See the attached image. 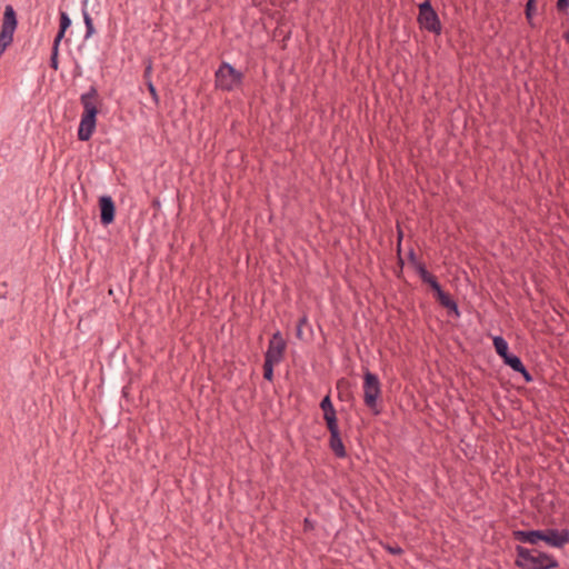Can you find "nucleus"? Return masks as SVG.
<instances>
[{
    "label": "nucleus",
    "mask_w": 569,
    "mask_h": 569,
    "mask_svg": "<svg viewBox=\"0 0 569 569\" xmlns=\"http://www.w3.org/2000/svg\"><path fill=\"white\" fill-rule=\"evenodd\" d=\"M556 8L559 12H567L569 9V0H557Z\"/></svg>",
    "instance_id": "nucleus-26"
},
{
    "label": "nucleus",
    "mask_w": 569,
    "mask_h": 569,
    "mask_svg": "<svg viewBox=\"0 0 569 569\" xmlns=\"http://www.w3.org/2000/svg\"><path fill=\"white\" fill-rule=\"evenodd\" d=\"M59 50L51 49V57H50V67L57 71L59 69Z\"/></svg>",
    "instance_id": "nucleus-22"
},
{
    "label": "nucleus",
    "mask_w": 569,
    "mask_h": 569,
    "mask_svg": "<svg viewBox=\"0 0 569 569\" xmlns=\"http://www.w3.org/2000/svg\"><path fill=\"white\" fill-rule=\"evenodd\" d=\"M425 283L429 284L430 288L433 290L435 292V296H437L441 290V286L439 283V281L437 280V278L435 276H432L429 281H426Z\"/></svg>",
    "instance_id": "nucleus-21"
},
{
    "label": "nucleus",
    "mask_w": 569,
    "mask_h": 569,
    "mask_svg": "<svg viewBox=\"0 0 569 569\" xmlns=\"http://www.w3.org/2000/svg\"><path fill=\"white\" fill-rule=\"evenodd\" d=\"M319 406L323 412V417L327 415L329 416V415L337 413L329 393L322 398Z\"/></svg>",
    "instance_id": "nucleus-16"
},
{
    "label": "nucleus",
    "mask_w": 569,
    "mask_h": 569,
    "mask_svg": "<svg viewBox=\"0 0 569 569\" xmlns=\"http://www.w3.org/2000/svg\"><path fill=\"white\" fill-rule=\"evenodd\" d=\"M512 537L516 541L522 543L537 545L542 533L541 530H515Z\"/></svg>",
    "instance_id": "nucleus-9"
},
{
    "label": "nucleus",
    "mask_w": 569,
    "mask_h": 569,
    "mask_svg": "<svg viewBox=\"0 0 569 569\" xmlns=\"http://www.w3.org/2000/svg\"><path fill=\"white\" fill-rule=\"evenodd\" d=\"M541 533L540 540L550 547L561 549L569 543V529L567 528L561 530L548 528L541 530Z\"/></svg>",
    "instance_id": "nucleus-6"
},
{
    "label": "nucleus",
    "mask_w": 569,
    "mask_h": 569,
    "mask_svg": "<svg viewBox=\"0 0 569 569\" xmlns=\"http://www.w3.org/2000/svg\"><path fill=\"white\" fill-rule=\"evenodd\" d=\"M518 373L523 377L526 382H531L533 380L531 373L527 370L526 367H523V369H521Z\"/></svg>",
    "instance_id": "nucleus-28"
},
{
    "label": "nucleus",
    "mask_w": 569,
    "mask_h": 569,
    "mask_svg": "<svg viewBox=\"0 0 569 569\" xmlns=\"http://www.w3.org/2000/svg\"><path fill=\"white\" fill-rule=\"evenodd\" d=\"M243 81V73L228 62H222L214 73V84L222 91H233Z\"/></svg>",
    "instance_id": "nucleus-4"
},
{
    "label": "nucleus",
    "mask_w": 569,
    "mask_h": 569,
    "mask_svg": "<svg viewBox=\"0 0 569 569\" xmlns=\"http://www.w3.org/2000/svg\"><path fill=\"white\" fill-rule=\"evenodd\" d=\"M528 23H529L531 27H535L533 19H532V20H528Z\"/></svg>",
    "instance_id": "nucleus-34"
},
{
    "label": "nucleus",
    "mask_w": 569,
    "mask_h": 569,
    "mask_svg": "<svg viewBox=\"0 0 569 569\" xmlns=\"http://www.w3.org/2000/svg\"><path fill=\"white\" fill-rule=\"evenodd\" d=\"M151 73H152V62H151V60H149L148 64L146 66L144 71H143V79L146 80V82L152 81Z\"/></svg>",
    "instance_id": "nucleus-27"
},
{
    "label": "nucleus",
    "mask_w": 569,
    "mask_h": 569,
    "mask_svg": "<svg viewBox=\"0 0 569 569\" xmlns=\"http://www.w3.org/2000/svg\"><path fill=\"white\" fill-rule=\"evenodd\" d=\"M323 420L326 422L327 429H328L330 435H335V433H339L340 432V429H339V426H338L337 413L329 415V416L327 415V416L323 417Z\"/></svg>",
    "instance_id": "nucleus-15"
},
{
    "label": "nucleus",
    "mask_w": 569,
    "mask_h": 569,
    "mask_svg": "<svg viewBox=\"0 0 569 569\" xmlns=\"http://www.w3.org/2000/svg\"><path fill=\"white\" fill-rule=\"evenodd\" d=\"M410 263L415 267L420 261L417 260L415 251L411 249L408 254Z\"/></svg>",
    "instance_id": "nucleus-30"
},
{
    "label": "nucleus",
    "mask_w": 569,
    "mask_h": 569,
    "mask_svg": "<svg viewBox=\"0 0 569 569\" xmlns=\"http://www.w3.org/2000/svg\"><path fill=\"white\" fill-rule=\"evenodd\" d=\"M495 350L497 355L503 359L507 355H509V347L507 340L501 336H496L492 339Z\"/></svg>",
    "instance_id": "nucleus-12"
},
{
    "label": "nucleus",
    "mask_w": 569,
    "mask_h": 569,
    "mask_svg": "<svg viewBox=\"0 0 569 569\" xmlns=\"http://www.w3.org/2000/svg\"><path fill=\"white\" fill-rule=\"evenodd\" d=\"M329 447L337 458H345L347 456V451L342 442L340 432L330 435Z\"/></svg>",
    "instance_id": "nucleus-11"
},
{
    "label": "nucleus",
    "mask_w": 569,
    "mask_h": 569,
    "mask_svg": "<svg viewBox=\"0 0 569 569\" xmlns=\"http://www.w3.org/2000/svg\"><path fill=\"white\" fill-rule=\"evenodd\" d=\"M415 269H416V271L418 272V274H419V277H420V279H421V281H422L423 283H425L426 281H429V279L433 276L432 273H430V272L427 270V268H426L425 263H422V262L417 263V264L415 266Z\"/></svg>",
    "instance_id": "nucleus-18"
},
{
    "label": "nucleus",
    "mask_w": 569,
    "mask_h": 569,
    "mask_svg": "<svg viewBox=\"0 0 569 569\" xmlns=\"http://www.w3.org/2000/svg\"><path fill=\"white\" fill-rule=\"evenodd\" d=\"M563 39L569 43V30L563 33Z\"/></svg>",
    "instance_id": "nucleus-33"
},
{
    "label": "nucleus",
    "mask_w": 569,
    "mask_h": 569,
    "mask_svg": "<svg viewBox=\"0 0 569 569\" xmlns=\"http://www.w3.org/2000/svg\"><path fill=\"white\" fill-rule=\"evenodd\" d=\"M98 101L99 92L96 86H91L87 92L80 96V103L83 108L78 128V139L80 141L90 140L96 130L97 114L99 113Z\"/></svg>",
    "instance_id": "nucleus-1"
},
{
    "label": "nucleus",
    "mask_w": 569,
    "mask_h": 569,
    "mask_svg": "<svg viewBox=\"0 0 569 569\" xmlns=\"http://www.w3.org/2000/svg\"><path fill=\"white\" fill-rule=\"evenodd\" d=\"M363 402L366 407L375 415L381 413L382 408L379 403L381 398V383L378 376L369 370L363 373Z\"/></svg>",
    "instance_id": "nucleus-3"
},
{
    "label": "nucleus",
    "mask_w": 569,
    "mask_h": 569,
    "mask_svg": "<svg viewBox=\"0 0 569 569\" xmlns=\"http://www.w3.org/2000/svg\"><path fill=\"white\" fill-rule=\"evenodd\" d=\"M296 336H297L298 339H302V328H301V326L297 325Z\"/></svg>",
    "instance_id": "nucleus-32"
},
{
    "label": "nucleus",
    "mask_w": 569,
    "mask_h": 569,
    "mask_svg": "<svg viewBox=\"0 0 569 569\" xmlns=\"http://www.w3.org/2000/svg\"><path fill=\"white\" fill-rule=\"evenodd\" d=\"M536 1L537 0H528L526 3L525 14L527 20H532L536 12Z\"/></svg>",
    "instance_id": "nucleus-19"
},
{
    "label": "nucleus",
    "mask_w": 569,
    "mask_h": 569,
    "mask_svg": "<svg viewBox=\"0 0 569 569\" xmlns=\"http://www.w3.org/2000/svg\"><path fill=\"white\" fill-rule=\"evenodd\" d=\"M146 84H147V88H148V91H149L150 96L152 97V100L156 102V104H158L159 103V94L157 92V89H156L153 82L152 81H147Z\"/></svg>",
    "instance_id": "nucleus-23"
},
{
    "label": "nucleus",
    "mask_w": 569,
    "mask_h": 569,
    "mask_svg": "<svg viewBox=\"0 0 569 569\" xmlns=\"http://www.w3.org/2000/svg\"><path fill=\"white\" fill-rule=\"evenodd\" d=\"M503 363L506 366H509L513 371L519 372L521 369H523L525 365L522 363L521 359L509 353L502 359Z\"/></svg>",
    "instance_id": "nucleus-14"
},
{
    "label": "nucleus",
    "mask_w": 569,
    "mask_h": 569,
    "mask_svg": "<svg viewBox=\"0 0 569 569\" xmlns=\"http://www.w3.org/2000/svg\"><path fill=\"white\" fill-rule=\"evenodd\" d=\"M383 548L389 553L395 555V556H400V555L403 553V549L400 546H398V545H395V546L385 545Z\"/></svg>",
    "instance_id": "nucleus-24"
},
{
    "label": "nucleus",
    "mask_w": 569,
    "mask_h": 569,
    "mask_svg": "<svg viewBox=\"0 0 569 569\" xmlns=\"http://www.w3.org/2000/svg\"><path fill=\"white\" fill-rule=\"evenodd\" d=\"M71 26V19L69 18L68 13L64 11L60 12V26L59 29L67 31V29Z\"/></svg>",
    "instance_id": "nucleus-20"
},
{
    "label": "nucleus",
    "mask_w": 569,
    "mask_h": 569,
    "mask_svg": "<svg viewBox=\"0 0 569 569\" xmlns=\"http://www.w3.org/2000/svg\"><path fill=\"white\" fill-rule=\"evenodd\" d=\"M305 523H306L307 526H310V522H309V520H308V519H305Z\"/></svg>",
    "instance_id": "nucleus-35"
},
{
    "label": "nucleus",
    "mask_w": 569,
    "mask_h": 569,
    "mask_svg": "<svg viewBox=\"0 0 569 569\" xmlns=\"http://www.w3.org/2000/svg\"><path fill=\"white\" fill-rule=\"evenodd\" d=\"M515 565L520 569H557L559 561L552 556L536 549L516 546Z\"/></svg>",
    "instance_id": "nucleus-2"
},
{
    "label": "nucleus",
    "mask_w": 569,
    "mask_h": 569,
    "mask_svg": "<svg viewBox=\"0 0 569 569\" xmlns=\"http://www.w3.org/2000/svg\"><path fill=\"white\" fill-rule=\"evenodd\" d=\"M305 523H306L307 526H310V522H309V520H308V519H305Z\"/></svg>",
    "instance_id": "nucleus-36"
},
{
    "label": "nucleus",
    "mask_w": 569,
    "mask_h": 569,
    "mask_svg": "<svg viewBox=\"0 0 569 569\" xmlns=\"http://www.w3.org/2000/svg\"><path fill=\"white\" fill-rule=\"evenodd\" d=\"M402 237H403L402 230L399 228L398 229V254H399V261L401 264H403V260L400 257V252H401L400 244H401Z\"/></svg>",
    "instance_id": "nucleus-29"
},
{
    "label": "nucleus",
    "mask_w": 569,
    "mask_h": 569,
    "mask_svg": "<svg viewBox=\"0 0 569 569\" xmlns=\"http://www.w3.org/2000/svg\"><path fill=\"white\" fill-rule=\"evenodd\" d=\"M100 222L109 226L114 221L116 204L110 196H101L99 198Z\"/></svg>",
    "instance_id": "nucleus-8"
},
{
    "label": "nucleus",
    "mask_w": 569,
    "mask_h": 569,
    "mask_svg": "<svg viewBox=\"0 0 569 569\" xmlns=\"http://www.w3.org/2000/svg\"><path fill=\"white\" fill-rule=\"evenodd\" d=\"M86 4H87V0H84L83 8H82V16H83L84 24H86L84 40L91 38L94 34V32H96V29H94V26H93V20L90 17L89 12L87 11Z\"/></svg>",
    "instance_id": "nucleus-13"
},
{
    "label": "nucleus",
    "mask_w": 569,
    "mask_h": 569,
    "mask_svg": "<svg viewBox=\"0 0 569 569\" xmlns=\"http://www.w3.org/2000/svg\"><path fill=\"white\" fill-rule=\"evenodd\" d=\"M417 21L421 29H425L435 34H440L442 31V24L438 13L432 8L430 0H425L419 4V13Z\"/></svg>",
    "instance_id": "nucleus-5"
},
{
    "label": "nucleus",
    "mask_w": 569,
    "mask_h": 569,
    "mask_svg": "<svg viewBox=\"0 0 569 569\" xmlns=\"http://www.w3.org/2000/svg\"><path fill=\"white\" fill-rule=\"evenodd\" d=\"M307 323H308V317H307L306 315H303V316L299 319V321H298V323H297V325H298V326H301V328H302V327H303L305 325H307Z\"/></svg>",
    "instance_id": "nucleus-31"
},
{
    "label": "nucleus",
    "mask_w": 569,
    "mask_h": 569,
    "mask_svg": "<svg viewBox=\"0 0 569 569\" xmlns=\"http://www.w3.org/2000/svg\"><path fill=\"white\" fill-rule=\"evenodd\" d=\"M278 365V362L272 361L270 358L266 359L263 362V378L268 381L273 380V366Z\"/></svg>",
    "instance_id": "nucleus-17"
},
{
    "label": "nucleus",
    "mask_w": 569,
    "mask_h": 569,
    "mask_svg": "<svg viewBox=\"0 0 569 569\" xmlns=\"http://www.w3.org/2000/svg\"><path fill=\"white\" fill-rule=\"evenodd\" d=\"M64 34H66V31L63 30H58L54 39H53V43H52V49L53 50H59V47H60V43H61V40L64 38Z\"/></svg>",
    "instance_id": "nucleus-25"
},
{
    "label": "nucleus",
    "mask_w": 569,
    "mask_h": 569,
    "mask_svg": "<svg viewBox=\"0 0 569 569\" xmlns=\"http://www.w3.org/2000/svg\"><path fill=\"white\" fill-rule=\"evenodd\" d=\"M436 299L437 301L443 307V308H447L450 312H453L455 316L459 317L460 316V312H459V308H458V305L457 302L452 299V297L448 293V292H445L443 290H441L437 296H436Z\"/></svg>",
    "instance_id": "nucleus-10"
},
{
    "label": "nucleus",
    "mask_w": 569,
    "mask_h": 569,
    "mask_svg": "<svg viewBox=\"0 0 569 569\" xmlns=\"http://www.w3.org/2000/svg\"><path fill=\"white\" fill-rule=\"evenodd\" d=\"M287 342L282 338L280 331H276L269 340L268 349L264 353V358H270L274 362H281L286 351Z\"/></svg>",
    "instance_id": "nucleus-7"
}]
</instances>
